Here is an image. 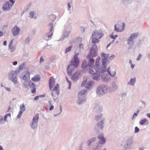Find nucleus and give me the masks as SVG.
<instances>
[{"instance_id":"7","label":"nucleus","mask_w":150,"mask_h":150,"mask_svg":"<svg viewBox=\"0 0 150 150\" xmlns=\"http://www.w3.org/2000/svg\"><path fill=\"white\" fill-rule=\"evenodd\" d=\"M79 62V60L78 57V55L75 54L71 61V64L70 65H72V67H76L78 66Z\"/></svg>"},{"instance_id":"52","label":"nucleus","mask_w":150,"mask_h":150,"mask_svg":"<svg viewBox=\"0 0 150 150\" xmlns=\"http://www.w3.org/2000/svg\"><path fill=\"white\" fill-rule=\"evenodd\" d=\"M66 79L67 81V82H68V83L69 84V86L68 87V89H69L71 88V83L70 81L67 78V77H66Z\"/></svg>"},{"instance_id":"20","label":"nucleus","mask_w":150,"mask_h":150,"mask_svg":"<svg viewBox=\"0 0 150 150\" xmlns=\"http://www.w3.org/2000/svg\"><path fill=\"white\" fill-rule=\"evenodd\" d=\"M86 58L88 61V63L89 66H90V67H91L94 62V59L92 57H91V56L90 54L88 55Z\"/></svg>"},{"instance_id":"24","label":"nucleus","mask_w":150,"mask_h":150,"mask_svg":"<svg viewBox=\"0 0 150 150\" xmlns=\"http://www.w3.org/2000/svg\"><path fill=\"white\" fill-rule=\"evenodd\" d=\"M127 44L128 45V49H131L133 47L134 45V40H132L128 38L127 40Z\"/></svg>"},{"instance_id":"21","label":"nucleus","mask_w":150,"mask_h":150,"mask_svg":"<svg viewBox=\"0 0 150 150\" xmlns=\"http://www.w3.org/2000/svg\"><path fill=\"white\" fill-rule=\"evenodd\" d=\"M90 67V66H89L88 63H87L86 60L85 59L83 60L82 65V70L84 71V70L87 69Z\"/></svg>"},{"instance_id":"27","label":"nucleus","mask_w":150,"mask_h":150,"mask_svg":"<svg viewBox=\"0 0 150 150\" xmlns=\"http://www.w3.org/2000/svg\"><path fill=\"white\" fill-rule=\"evenodd\" d=\"M74 68L72 67V65H69L67 69V71L68 74L70 76L72 74V73Z\"/></svg>"},{"instance_id":"5","label":"nucleus","mask_w":150,"mask_h":150,"mask_svg":"<svg viewBox=\"0 0 150 150\" xmlns=\"http://www.w3.org/2000/svg\"><path fill=\"white\" fill-rule=\"evenodd\" d=\"M133 142V137L131 136L128 137L126 140L124 148L125 149H130Z\"/></svg>"},{"instance_id":"31","label":"nucleus","mask_w":150,"mask_h":150,"mask_svg":"<svg viewBox=\"0 0 150 150\" xmlns=\"http://www.w3.org/2000/svg\"><path fill=\"white\" fill-rule=\"evenodd\" d=\"M59 95V91L52 90L51 95L53 98L57 97Z\"/></svg>"},{"instance_id":"40","label":"nucleus","mask_w":150,"mask_h":150,"mask_svg":"<svg viewBox=\"0 0 150 150\" xmlns=\"http://www.w3.org/2000/svg\"><path fill=\"white\" fill-rule=\"evenodd\" d=\"M31 3H30L28 5H27L25 7V8L23 10V13L25 12L26 11H27L28 9H29L31 6Z\"/></svg>"},{"instance_id":"55","label":"nucleus","mask_w":150,"mask_h":150,"mask_svg":"<svg viewBox=\"0 0 150 150\" xmlns=\"http://www.w3.org/2000/svg\"><path fill=\"white\" fill-rule=\"evenodd\" d=\"M98 137L99 139H100L104 138V137H103V134L102 133H101L100 134L98 135Z\"/></svg>"},{"instance_id":"11","label":"nucleus","mask_w":150,"mask_h":150,"mask_svg":"<svg viewBox=\"0 0 150 150\" xmlns=\"http://www.w3.org/2000/svg\"><path fill=\"white\" fill-rule=\"evenodd\" d=\"M118 85L115 82H113L110 86L109 91L110 93H113L118 88Z\"/></svg>"},{"instance_id":"8","label":"nucleus","mask_w":150,"mask_h":150,"mask_svg":"<svg viewBox=\"0 0 150 150\" xmlns=\"http://www.w3.org/2000/svg\"><path fill=\"white\" fill-rule=\"evenodd\" d=\"M98 48L96 44H93L92 46V47L90 50L91 55L92 57H96L97 55Z\"/></svg>"},{"instance_id":"12","label":"nucleus","mask_w":150,"mask_h":150,"mask_svg":"<svg viewBox=\"0 0 150 150\" xmlns=\"http://www.w3.org/2000/svg\"><path fill=\"white\" fill-rule=\"evenodd\" d=\"M20 29L16 26H14L12 30V33L13 35L14 36H16L18 35L20 31Z\"/></svg>"},{"instance_id":"62","label":"nucleus","mask_w":150,"mask_h":150,"mask_svg":"<svg viewBox=\"0 0 150 150\" xmlns=\"http://www.w3.org/2000/svg\"><path fill=\"white\" fill-rule=\"evenodd\" d=\"M86 81H84L81 83V86H85L86 87Z\"/></svg>"},{"instance_id":"59","label":"nucleus","mask_w":150,"mask_h":150,"mask_svg":"<svg viewBox=\"0 0 150 150\" xmlns=\"http://www.w3.org/2000/svg\"><path fill=\"white\" fill-rule=\"evenodd\" d=\"M52 45L51 44H47L45 47H47V49H49L52 47Z\"/></svg>"},{"instance_id":"6","label":"nucleus","mask_w":150,"mask_h":150,"mask_svg":"<svg viewBox=\"0 0 150 150\" xmlns=\"http://www.w3.org/2000/svg\"><path fill=\"white\" fill-rule=\"evenodd\" d=\"M39 115L36 114L33 118L32 121L30 123V126L33 130L35 129L38 126V121L39 119Z\"/></svg>"},{"instance_id":"47","label":"nucleus","mask_w":150,"mask_h":150,"mask_svg":"<svg viewBox=\"0 0 150 150\" xmlns=\"http://www.w3.org/2000/svg\"><path fill=\"white\" fill-rule=\"evenodd\" d=\"M72 47V46H70L69 47H67V48L66 49V50L65 51V53H67L68 52L70 51L71 50Z\"/></svg>"},{"instance_id":"35","label":"nucleus","mask_w":150,"mask_h":150,"mask_svg":"<svg viewBox=\"0 0 150 150\" xmlns=\"http://www.w3.org/2000/svg\"><path fill=\"white\" fill-rule=\"evenodd\" d=\"M85 92L86 90L84 89L81 91L78 94V97H79L80 98H81V97L84 98Z\"/></svg>"},{"instance_id":"26","label":"nucleus","mask_w":150,"mask_h":150,"mask_svg":"<svg viewBox=\"0 0 150 150\" xmlns=\"http://www.w3.org/2000/svg\"><path fill=\"white\" fill-rule=\"evenodd\" d=\"M94 109L97 113H100L102 110V107L98 104H96L94 107Z\"/></svg>"},{"instance_id":"22","label":"nucleus","mask_w":150,"mask_h":150,"mask_svg":"<svg viewBox=\"0 0 150 150\" xmlns=\"http://www.w3.org/2000/svg\"><path fill=\"white\" fill-rule=\"evenodd\" d=\"M70 32V31L64 30L63 32L62 36L61 37V40H63L67 38Z\"/></svg>"},{"instance_id":"25","label":"nucleus","mask_w":150,"mask_h":150,"mask_svg":"<svg viewBox=\"0 0 150 150\" xmlns=\"http://www.w3.org/2000/svg\"><path fill=\"white\" fill-rule=\"evenodd\" d=\"M55 81L54 78L51 77L49 81V88L50 90H51L55 84Z\"/></svg>"},{"instance_id":"54","label":"nucleus","mask_w":150,"mask_h":150,"mask_svg":"<svg viewBox=\"0 0 150 150\" xmlns=\"http://www.w3.org/2000/svg\"><path fill=\"white\" fill-rule=\"evenodd\" d=\"M4 87L5 88V90L7 91L8 92H9L11 91V89L10 87L5 86H4Z\"/></svg>"},{"instance_id":"10","label":"nucleus","mask_w":150,"mask_h":150,"mask_svg":"<svg viewBox=\"0 0 150 150\" xmlns=\"http://www.w3.org/2000/svg\"><path fill=\"white\" fill-rule=\"evenodd\" d=\"M81 76L80 71H77L71 77V79L73 81H77Z\"/></svg>"},{"instance_id":"9","label":"nucleus","mask_w":150,"mask_h":150,"mask_svg":"<svg viewBox=\"0 0 150 150\" xmlns=\"http://www.w3.org/2000/svg\"><path fill=\"white\" fill-rule=\"evenodd\" d=\"M20 78L22 79L25 82H28L30 79V73L29 72H25L21 74Z\"/></svg>"},{"instance_id":"58","label":"nucleus","mask_w":150,"mask_h":150,"mask_svg":"<svg viewBox=\"0 0 150 150\" xmlns=\"http://www.w3.org/2000/svg\"><path fill=\"white\" fill-rule=\"evenodd\" d=\"M115 57V55L114 54H112L110 56H109V57H108L109 59L110 60H112Z\"/></svg>"},{"instance_id":"3","label":"nucleus","mask_w":150,"mask_h":150,"mask_svg":"<svg viewBox=\"0 0 150 150\" xmlns=\"http://www.w3.org/2000/svg\"><path fill=\"white\" fill-rule=\"evenodd\" d=\"M56 17V16L54 14H52L50 16V19H52V22H50L48 25L49 31L47 33V37L49 38H51L53 33L52 30L53 28V22L55 20Z\"/></svg>"},{"instance_id":"14","label":"nucleus","mask_w":150,"mask_h":150,"mask_svg":"<svg viewBox=\"0 0 150 150\" xmlns=\"http://www.w3.org/2000/svg\"><path fill=\"white\" fill-rule=\"evenodd\" d=\"M12 6L9 2L7 1L3 5V10L4 11H9Z\"/></svg>"},{"instance_id":"23","label":"nucleus","mask_w":150,"mask_h":150,"mask_svg":"<svg viewBox=\"0 0 150 150\" xmlns=\"http://www.w3.org/2000/svg\"><path fill=\"white\" fill-rule=\"evenodd\" d=\"M13 40H11L10 42V44L9 45V48L11 52H14L16 50V47L15 45H13Z\"/></svg>"},{"instance_id":"36","label":"nucleus","mask_w":150,"mask_h":150,"mask_svg":"<svg viewBox=\"0 0 150 150\" xmlns=\"http://www.w3.org/2000/svg\"><path fill=\"white\" fill-rule=\"evenodd\" d=\"M35 87L36 85L33 83H32L30 85V88L31 89V92L33 93H34L36 92Z\"/></svg>"},{"instance_id":"29","label":"nucleus","mask_w":150,"mask_h":150,"mask_svg":"<svg viewBox=\"0 0 150 150\" xmlns=\"http://www.w3.org/2000/svg\"><path fill=\"white\" fill-rule=\"evenodd\" d=\"M41 77L39 74H36L35 75L34 77L31 79L32 81H35L38 82L39 81Z\"/></svg>"},{"instance_id":"38","label":"nucleus","mask_w":150,"mask_h":150,"mask_svg":"<svg viewBox=\"0 0 150 150\" xmlns=\"http://www.w3.org/2000/svg\"><path fill=\"white\" fill-rule=\"evenodd\" d=\"M110 67H109L108 69V70H107V73L112 77H113L116 74V72L115 71H113L112 72V73H111L110 70Z\"/></svg>"},{"instance_id":"16","label":"nucleus","mask_w":150,"mask_h":150,"mask_svg":"<svg viewBox=\"0 0 150 150\" xmlns=\"http://www.w3.org/2000/svg\"><path fill=\"white\" fill-rule=\"evenodd\" d=\"M107 64H105V65H102L99 67L98 66L97 67V71L99 73H103L106 71Z\"/></svg>"},{"instance_id":"45","label":"nucleus","mask_w":150,"mask_h":150,"mask_svg":"<svg viewBox=\"0 0 150 150\" xmlns=\"http://www.w3.org/2000/svg\"><path fill=\"white\" fill-rule=\"evenodd\" d=\"M59 86L58 84H56L52 90L59 91Z\"/></svg>"},{"instance_id":"42","label":"nucleus","mask_w":150,"mask_h":150,"mask_svg":"<svg viewBox=\"0 0 150 150\" xmlns=\"http://www.w3.org/2000/svg\"><path fill=\"white\" fill-rule=\"evenodd\" d=\"M102 114H100L99 115H96L95 118V119L97 121H98L102 118Z\"/></svg>"},{"instance_id":"46","label":"nucleus","mask_w":150,"mask_h":150,"mask_svg":"<svg viewBox=\"0 0 150 150\" xmlns=\"http://www.w3.org/2000/svg\"><path fill=\"white\" fill-rule=\"evenodd\" d=\"M30 38L29 37H27L25 40V44H28L30 42Z\"/></svg>"},{"instance_id":"13","label":"nucleus","mask_w":150,"mask_h":150,"mask_svg":"<svg viewBox=\"0 0 150 150\" xmlns=\"http://www.w3.org/2000/svg\"><path fill=\"white\" fill-rule=\"evenodd\" d=\"M124 24V23H123L122 25H121L119 24L115 25V31L117 32H121L123 31L125 29Z\"/></svg>"},{"instance_id":"19","label":"nucleus","mask_w":150,"mask_h":150,"mask_svg":"<svg viewBox=\"0 0 150 150\" xmlns=\"http://www.w3.org/2000/svg\"><path fill=\"white\" fill-rule=\"evenodd\" d=\"M100 73L98 71L93 74L92 75V79L93 80L98 81L100 79Z\"/></svg>"},{"instance_id":"49","label":"nucleus","mask_w":150,"mask_h":150,"mask_svg":"<svg viewBox=\"0 0 150 150\" xmlns=\"http://www.w3.org/2000/svg\"><path fill=\"white\" fill-rule=\"evenodd\" d=\"M146 119H144L142 120L140 122V124L141 125H142L144 124L146 122Z\"/></svg>"},{"instance_id":"18","label":"nucleus","mask_w":150,"mask_h":150,"mask_svg":"<svg viewBox=\"0 0 150 150\" xmlns=\"http://www.w3.org/2000/svg\"><path fill=\"white\" fill-rule=\"evenodd\" d=\"M100 78L102 81L104 82H108L110 80L109 75L106 73L102 74L100 75Z\"/></svg>"},{"instance_id":"37","label":"nucleus","mask_w":150,"mask_h":150,"mask_svg":"<svg viewBox=\"0 0 150 150\" xmlns=\"http://www.w3.org/2000/svg\"><path fill=\"white\" fill-rule=\"evenodd\" d=\"M89 73L93 75L94 73H96V72H97V69H95L91 67H89Z\"/></svg>"},{"instance_id":"57","label":"nucleus","mask_w":150,"mask_h":150,"mask_svg":"<svg viewBox=\"0 0 150 150\" xmlns=\"http://www.w3.org/2000/svg\"><path fill=\"white\" fill-rule=\"evenodd\" d=\"M62 107H61V106H60V108H59V113L57 114H55L54 115V117H56V116H57V115H59L60 114L61 112H62Z\"/></svg>"},{"instance_id":"44","label":"nucleus","mask_w":150,"mask_h":150,"mask_svg":"<svg viewBox=\"0 0 150 150\" xmlns=\"http://www.w3.org/2000/svg\"><path fill=\"white\" fill-rule=\"evenodd\" d=\"M100 139V140L99 141V143L98 144H104L105 142V140L104 138Z\"/></svg>"},{"instance_id":"43","label":"nucleus","mask_w":150,"mask_h":150,"mask_svg":"<svg viewBox=\"0 0 150 150\" xmlns=\"http://www.w3.org/2000/svg\"><path fill=\"white\" fill-rule=\"evenodd\" d=\"M100 59V57H98L97 58L95 64L96 65L98 66L99 65V61Z\"/></svg>"},{"instance_id":"39","label":"nucleus","mask_w":150,"mask_h":150,"mask_svg":"<svg viewBox=\"0 0 150 150\" xmlns=\"http://www.w3.org/2000/svg\"><path fill=\"white\" fill-rule=\"evenodd\" d=\"M122 1L125 5H127L131 4L132 0H122Z\"/></svg>"},{"instance_id":"17","label":"nucleus","mask_w":150,"mask_h":150,"mask_svg":"<svg viewBox=\"0 0 150 150\" xmlns=\"http://www.w3.org/2000/svg\"><path fill=\"white\" fill-rule=\"evenodd\" d=\"M25 107L24 104H21L20 106V111L17 116L18 119L20 118L23 112L25 110Z\"/></svg>"},{"instance_id":"2","label":"nucleus","mask_w":150,"mask_h":150,"mask_svg":"<svg viewBox=\"0 0 150 150\" xmlns=\"http://www.w3.org/2000/svg\"><path fill=\"white\" fill-rule=\"evenodd\" d=\"M108 89V87L106 84H102L98 86L96 90L97 96L99 97L103 96L107 92Z\"/></svg>"},{"instance_id":"50","label":"nucleus","mask_w":150,"mask_h":150,"mask_svg":"<svg viewBox=\"0 0 150 150\" xmlns=\"http://www.w3.org/2000/svg\"><path fill=\"white\" fill-rule=\"evenodd\" d=\"M11 117V114H7L6 115H5L4 117V122L6 121L7 120V117Z\"/></svg>"},{"instance_id":"1","label":"nucleus","mask_w":150,"mask_h":150,"mask_svg":"<svg viewBox=\"0 0 150 150\" xmlns=\"http://www.w3.org/2000/svg\"><path fill=\"white\" fill-rule=\"evenodd\" d=\"M20 72V69H18L15 71H12L9 72L8 74V79L11 81L15 85L17 88H18L19 85L18 83L17 74Z\"/></svg>"},{"instance_id":"28","label":"nucleus","mask_w":150,"mask_h":150,"mask_svg":"<svg viewBox=\"0 0 150 150\" xmlns=\"http://www.w3.org/2000/svg\"><path fill=\"white\" fill-rule=\"evenodd\" d=\"M139 35V33L138 32L133 33L130 34L129 37V38L133 40L134 39H135L138 37Z\"/></svg>"},{"instance_id":"33","label":"nucleus","mask_w":150,"mask_h":150,"mask_svg":"<svg viewBox=\"0 0 150 150\" xmlns=\"http://www.w3.org/2000/svg\"><path fill=\"white\" fill-rule=\"evenodd\" d=\"M86 101L84 98H80L79 97H78V99L77 100V103L79 105H81L83 103Z\"/></svg>"},{"instance_id":"56","label":"nucleus","mask_w":150,"mask_h":150,"mask_svg":"<svg viewBox=\"0 0 150 150\" xmlns=\"http://www.w3.org/2000/svg\"><path fill=\"white\" fill-rule=\"evenodd\" d=\"M139 131V129L137 127H135L134 132L135 133L138 132Z\"/></svg>"},{"instance_id":"32","label":"nucleus","mask_w":150,"mask_h":150,"mask_svg":"<svg viewBox=\"0 0 150 150\" xmlns=\"http://www.w3.org/2000/svg\"><path fill=\"white\" fill-rule=\"evenodd\" d=\"M93 81H90L88 82L86 84V87L88 89H89L91 88Z\"/></svg>"},{"instance_id":"51","label":"nucleus","mask_w":150,"mask_h":150,"mask_svg":"<svg viewBox=\"0 0 150 150\" xmlns=\"http://www.w3.org/2000/svg\"><path fill=\"white\" fill-rule=\"evenodd\" d=\"M101 146L100 144H98L97 146L95 148L94 150H100L101 149Z\"/></svg>"},{"instance_id":"48","label":"nucleus","mask_w":150,"mask_h":150,"mask_svg":"<svg viewBox=\"0 0 150 150\" xmlns=\"http://www.w3.org/2000/svg\"><path fill=\"white\" fill-rule=\"evenodd\" d=\"M56 59V57L54 56H52L50 57V61L53 62Z\"/></svg>"},{"instance_id":"64","label":"nucleus","mask_w":150,"mask_h":150,"mask_svg":"<svg viewBox=\"0 0 150 150\" xmlns=\"http://www.w3.org/2000/svg\"><path fill=\"white\" fill-rule=\"evenodd\" d=\"M79 47L80 49H83V45L82 44H80L79 45Z\"/></svg>"},{"instance_id":"41","label":"nucleus","mask_w":150,"mask_h":150,"mask_svg":"<svg viewBox=\"0 0 150 150\" xmlns=\"http://www.w3.org/2000/svg\"><path fill=\"white\" fill-rule=\"evenodd\" d=\"M30 16H29V18H35V17H34V16L35 15V12L33 11H32L30 12L29 13Z\"/></svg>"},{"instance_id":"63","label":"nucleus","mask_w":150,"mask_h":150,"mask_svg":"<svg viewBox=\"0 0 150 150\" xmlns=\"http://www.w3.org/2000/svg\"><path fill=\"white\" fill-rule=\"evenodd\" d=\"M110 36L111 38L113 40H115L116 38H115L114 37V35H113V33H112V35H110Z\"/></svg>"},{"instance_id":"61","label":"nucleus","mask_w":150,"mask_h":150,"mask_svg":"<svg viewBox=\"0 0 150 150\" xmlns=\"http://www.w3.org/2000/svg\"><path fill=\"white\" fill-rule=\"evenodd\" d=\"M80 29L81 31L83 33L85 31V29L83 27H81Z\"/></svg>"},{"instance_id":"34","label":"nucleus","mask_w":150,"mask_h":150,"mask_svg":"<svg viewBox=\"0 0 150 150\" xmlns=\"http://www.w3.org/2000/svg\"><path fill=\"white\" fill-rule=\"evenodd\" d=\"M136 81V78H132L130 79L129 82L127 83V84L130 86H134Z\"/></svg>"},{"instance_id":"60","label":"nucleus","mask_w":150,"mask_h":150,"mask_svg":"<svg viewBox=\"0 0 150 150\" xmlns=\"http://www.w3.org/2000/svg\"><path fill=\"white\" fill-rule=\"evenodd\" d=\"M142 57V55L140 54H139L138 57L137 59V61H139L140 60L141 58Z\"/></svg>"},{"instance_id":"53","label":"nucleus","mask_w":150,"mask_h":150,"mask_svg":"<svg viewBox=\"0 0 150 150\" xmlns=\"http://www.w3.org/2000/svg\"><path fill=\"white\" fill-rule=\"evenodd\" d=\"M0 122L2 124H4V123L3 117L1 115H0Z\"/></svg>"},{"instance_id":"15","label":"nucleus","mask_w":150,"mask_h":150,"mask_svg":"<svg viewBox=\"0 0 150 150\" xmlns=\"http://www.w3.org/2000/svg\"><path fill=\"white\" fill-rule=\"evenodd\" d=\"M109 54H106L104 53H102L101 57L102 58H103L102 60V65H105V64H107V61L108 60L107 58L109 57Z\"/></svg>"},{"instance_id":"4","label":"nucleus","mask_w":150,"mask_h":150,"mask_svg":"<svg viewBox=\"0 0 150 150\" xmlns=\"http://www.w3.org/2000/svg\"><path fill=\"white\" fill-rule=\"evenodd\" d=\"M103 35V33L98 31H94L92 33L91 38H92V42L93 43H98L99 40L98 39L101 38Z\"/></svg>"},{"instance_id":"30","label":"nucleus","mask_w":150,"mask_h":150,"mask_svg":"<svg viewBox=\"0 0 150 150\" xmlns=\"http://www.w3.org/2000/svg\"><path fill=\"white\" fill-rule=\"evenodd\" d=\"M103 126L104 122L103 120L99 122L97 124V126L99 129L102 130L103 128Z\"/></svg>"}]
</instances>
